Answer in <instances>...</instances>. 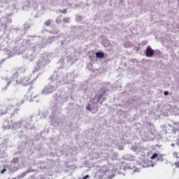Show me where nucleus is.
I'll return each instance as SVG.
<instances>
[{"label": "nucleus", "mask_w": 179, "mask_h": 179, "mask_svg": "<svg viewBox=\"0 0 179 179\" xmlns=\"http://www.w3.org/2000/svg\"><path fill=\"white\" fill-rule=\"evenodd\" d=\"M97 104H99V102H96L93 98L86 106V110L92 112V114H96V113L99 111V106H97Z\"/></svg>", "instance_id": "f257e3e1"}, {"label": "nucleus", "mask_w": 179, "mask_h": 179, "mask_svg": "<svg viewBox=\"0 0 179 179\" xmlns=\"http://www.w3.org/2000/svg\"><path fill=\"white\" fill-rule=\"evenodd\" d=\"M69 20H71V19L69 17H65L63 19V22L64 23H69Z\"/></svg>", "instance_id": "0eeeda50"}, {"label": "nucleus", "mask_w": 179, "mask_h": 179, "mask_svg": "<svg viewBox=\"0 0 179 179\" xmlns=\"http://www.w3.org/2000/svg\"><path fill=\"white\" fill-rule=\"evenodd\" d=\"M156 157H157V154L155 153L152 155V156L150 157L151 160H155V159H156Z\"/></svg>", "instance_id": "6e6552de"}, {"label": "nucleus", "mask_w": 179, "mask_h": 179, "mask_svg": "<svg viewBox=\"0 0 179 179\" xmlns=\"http://www.w3.org/2000/svg\"><path fill=\"white\" fill-rule=\"evenodd\" d=\"M164 96H169V92L168 91L164 92Z\"/></svg>", "instance_id": "ddd939ff"}, {"label": "nucleus", "mask_w": 179, "mask_h": 179, "mask_svg": "<svg viewBox=\"0 0 179 179\" xmlns=\"http://www.w3.org/2000/svg\"><path fill=\"white\" fill-rule=\"evenodd\" d=\"M62 20L61 18H57L56 19V23H61Z\"/></svg>", "instance_id": "9b49d317"}, {"label": "nucleus", "mask_w": 179, "mask_h": 179, "mask_svg": "<svg viewBox=\"0 0 179 179\" xmlns=\"http://www.w3.org/2000/svg\"><path fill=\"white\" fill-rule=\"evenodd\" d=\"M17 76H19V72H16V73L14 74V77H15V78H17Z\"/></svg>", "instance_id": "f8f14e48"}, {"label": "nucleus", "mask_w": 179, "mask_h": 179, "mask_svg": "<svg viewBox=\"0 0 179 179\" xmlns=\"http://www.w3.org/2000/svg\"><path fill=\"white\" fill-rule=\"evenodd\" d=\"M104 96H106V91L103 90L99 96H95L93 99L96 103H100Z\"/></svg>", "instance_id": "7ed1b4c3"}, {"label": "nucleus", "mask_w": 179, "mask_h": 179, "mask_svg": "<svg viewBox=\"0 0 179 179\" xmlns=\"http://www.w3.org/2000/svg\"><path fill=\"white\" fill-rule=\"evenodd\" d=\"M145 55L148 57H153L155 55V50H153L150 47L147 48L145 50Z\"/></svg>", "instance_id": "20e7f679"}, {"label": "nucleus", "mask_w": 179, "mask_h": 179, "mask_svg": "<svg viewBox=\"0 0 179 179\" xmlns=\"http://www.w3.org/2000/svg\"><path fill=\"white\" fill-rule=\"evenodd\" d=\"M20 85H22V86H28V85H30V78H29L28 76H24L22 77L20 79L19 83Z\"/></svg>", "instance_id": "f03ea898"}, {"label": "nucleus", "mask_w": 179, "mask_h": 179, "mask_svg": "<svg viewBox=\"0 0 179 179\" xmlns=\"http://www.w3.org/2000/svg\"><path fill=\"white\" fill-rule=\"evenodd\" d=\"M89 175H86L85 176L83 177V179H87V178H89Z\"/></svg>", "instance_id": "4468645a"}, {"label": "nucleus", "mask_w": 179, "mask_h": 179, "mask_svg": "<svg viewBox=\"0 0 179 179\" xmlns=\"http://www.w3.org/2000/svg\"><path fill=\"white\" fill-rule=\"evenodd\" d=\"M45 26L48 27L50 26L51 24V22L50 21V20H48L45 22Z\"/></svg>", "instance_id": "9d476101"}, {"label": "nucleus", "mask_w": 179, "mask_h": 179, "mask_svg": "<svg viewBox=\"0 0 179 179\" xmlns=\"http://www.w3.org/2000/svg\"><path fill=\"white\" fill-rule=\"evenodd\" d=\"M13 162L15 164H17V163H19V158H13Z\"/></svg>", "instance_id": "1a4fd4ad"}, {"label": "nucleus", "mask_w": 179, "mask_h": 179, "mask_svg": "<svg viewBox=\"0 0 179 179\" xmlns=\"http://www.w3.org/2000/svg\"><path fill=\"white\" fill-rule=\"evenodd\" d=\"M95 55L96 58H104V53L103 52H96Z\"/></svg>", "instance_id": "39448f33"}, {"label": "nucleus", "mask_w": 179, "mask_h": 179, "mask_svg": "<svg viewBox=\"0 0 179 179\" xmlns=\"http://www.w3.org/2000/svg\"><path fill=\"white\" fill-rule=\"evenodd\" d=\"M103 101H104V100H103L102 101H101V104H103Z\"/></svg>", "instance_id": "dca6fc26"}, {"label": "nucleus", "mask_w": 179, "mask_h": 179, "mask_svg": "<svg viewBox=\"0 0 179 179\" xmlns=\"http://www.w3.org/2000/svg\"><path fill=\"white\" fill-rule=\"evenodd\" d=\"M68 12V10L66 8V9H64V10H59V13H62L63 15H65Z\"/></svg>", "instance_id": "423d86ee"}, {"label": "nucleus", "mask_w": 179, "mask_h": 179, "mask_svg": "<svg viewBox=\"0 0 179 179\" xmlns=\"http://www.w3.org/2000/svg\"><path fill=\"white\" fill-rule=\"evenodd\" d=\"M5 171H6V169H3L1 171V174H3V173H5Z\"/></svg>", "instance_id": "2eb2a0df"}, {"label": "nucleus", "mask_w": 179, "mask_h": 179, "mask_svg": "<svg viewBox=\"0 0 179 179\" xmlns=\"http://www.w3.org/2000/svg\"><path fill=\"white\" fill-rule=\"evenodd\" d=\"M0 23H1V20H0Z\"/></svg>", "instance_id": "f3484780"}]
</instances>
